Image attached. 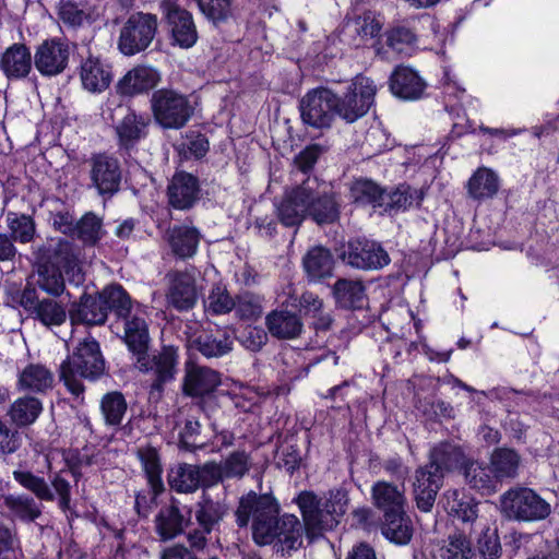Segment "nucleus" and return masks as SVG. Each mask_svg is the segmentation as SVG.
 Returning a JSON list of instances; mask_svg holds the SVG:
<instances>
[{
  "mask_svg": "<svg viewBox=\"0 0 559 559\" xmlns=\"http://www.w3.org/2000/svg\"><path fill=\"white\" fill-rule=\"evenodd\" d=\"M34 66V53L23 43L9 46L0 57V70L10 81L23 80L29 75Z\"/></svg>",
  "mask_w": 559,
  "mask_h": 559,
  "instance_id": "25",
  "label": "nucleus"
},
{
  "mask_svg": "<svg viewBox=\"0 0 559 559\" xmlns=\"http://www.w3.org/2000/svg\"><path fill=\"white\" fill-rule=\"evenodd\" d=\"M442 479L436 472L419 467L415 472L414 500L420 512H431L437 495L442 487Z\"/></svg>",
  "mask_w": 559,
  "mask_h": 559,
  "instance_id": "35",
  "label": "nucleus"
},
{
  "mask_svg": "<svg viewBox=\"0 0 559 559\" xmlns=\"http://www.w3.org/2000/svg\"><path fill=\"white\" fill-rule=\"evenodd\" d=\"M385 44L394 52L411 55L415 49L418 37L416 31L406 24H395L384 33Z\"/></svg>",
  "mask_w": 559,
  "mask_h": 559,
  "instance_id": "49",
  "label": "nucleus"
},
{
  "mask_svg": "<svg viewBox=\"0 0 559 559\" xmlns=\"http://www.w3.org/2000/svg\"><path fill=\"white\" fill-rule=\"evenodd\" d=\"M380 530L388 540L399 546L409 544L414 535V524L406 508L383 514Z\"/></svg>",
  "mask_w": 559,
  "mask_h": 559,
  "instance_id": "34",
  "label": "nucleus"
},
{
  "mask_svg": "<svg viewBox=\"0 0 559 559\" xmlns=\"http://www.w3.org/2000/svg\"><path fill=\"white\" fill-rule=\"evenodd\" d=\"M43 412L41 402L33 396H24L12 403L8 415L19 427H26L36 421Z\"/></svg>",
  "mask_w": 559,
  "mask_h": 559,
  "instance_id": "53",
  "label": "nucleus"
},
{
  "mask_svg": "<svg viewBox=\"0 0 559 559\" xmlns=\"http://www.w3.org/2000/svg\"><path fill=\"white\" fill-rule=\"evenodd\" d=\"M308 538L313 539L324 532L335 528L345 515L349 504L348 492L344 488L328 491L324 504L313 491H301L296 498Z\"/></svg>",
  "mask_w": 559,
  "mask_h": 559,
  "instance_id": "2",
  "label": "nucleus"
},
{
  "mask_svg": "<svg viewBox=\"0 0 559 559\" xmlns=\"http://www.w3.org/2000/svg\"><path fill=\"white\" fill-rule=\"evenodd\" d=\"M88 188L95 189L104 200L111 199L120 190L122 169L117 157L106 154H93L88 160Z\"/></svg>",
  "mask_w": 559,
  "mask_h": 559,
  "instance_id": "14",
  "label": "nucleus"
},
{
  "mask_svg": "<svg viewBox=\"0 0 559 559\" xmlns=\"http://www.w3.org/2000/svg\"><path fill=\"white\" fill-rule=\"evenodd\" d=\"M80 78L86 91L102 93L112 81L111 67L102 58L90 55L80 66Z\"/></svg>",
  "mask_w": 559,
  "mask_h": 559,
  "instance_id": "29",
  "label": "nucleus"
},
{
  "mask_svg": "<svg viewBox=\"0 0 559 559\" xmlns=\"http://www.w3.org/2000/svg\"><path fill=\"white\" fill-rule=\"evenodd\" d=\"M104 234L102 218L93 212H87L76 222L72 238H78L85 246L93 247Z\"/></svg>",
  "mask_w": 559,
  "mask_h": 559,
  "instance_id": "57",
  "label": "nucleus"
},
{
  "mask_svg": "<svg viewBox=\"0 0 559 559\" xmlns=\"http://www.w3.org/2000/svg\"><path fill=\"white\" fill-rule=\"evenodd\" d=\"M337 307L356 310L362 309L366 301V287L361 281L338 278L332 287Z\"/></svg>",
  "mask_w": 559,
  "mask_h": 559,
  "instance_id": "39",
  "label": "nucleus"
},
{
  "mask_svg": "<svg viewBox=\"0 0 559 559\" xmlns=\"http://www.w3.org/2000/svg\"><path fill=\"white\" fill-rule=\"evenodd\" d=\"M201 192V183L197 176L178 170L167 185V204L174 210L189 211L200 201Z\"/></svg>",
  "mask_w": 559,
  "mask_h": 559,
  "instance_id": "17",
  "label": "nucleus"
},
{
  "mask_svg": "<svg viewBox=\"0 0 559 559\" xmlns=\"http://www.w3.org/2000/svg\"><path fill=\"white\" fill-rule=\"evenodd\" d=\"M337 94L319 86L309 90L299 102V111L305 124L314 129H329L337 116Z\"/></svg>",
  "mask_w": 559,
  "mask_h": 559,
  "instance_id": "10",
  "label": "nucleus"
},
{
  "mask_svg": "<svg viewBox=\"0 0 559 559\" xmlns=\"http://www.w3.org/2000/svg\"><path fill=\"white\" fill-rule=\"evenodd\" d=\"M302 525L294 514H278L274 524L272 543L277 540L282 551L297 550L302 545Z\"/></svg>",
  "mask_w": 559,
  "mask_h": 559,
  "instance_id": "38",
  "label": "nucleus"
},
{
  "mask_svg": "<svg viewBox=\"0 0 559 559\" xmlns=\"http://www.w3.org/2000/svg\"><path fill=\"white\" fill-rule=\"evenodd\" d=\"M99 406L107 426L115 428L121 426L128 411V404L120 391H110L104 394Z\"/></svg>",
  "mask_w": 559,
  "mask_h": 559,
  "instance_id": "55",
  "label": "nucleus"
},
{
  "mask_svg": "<svg viewBox=\"0 0 559 559\" xmlns=\"http://www.w3.org/2000/svg\"><path fill=\"white\" fill-rule=\"evenodd\" d=\"M466 462L464 453L460 448L449 443H442L431 450L429 462L421 467L426 468L427 472H436L440 476V479L443 480L444 471H451L457 467L463 469Z\"/></svg>",
  "mask_w": 559,
  "mask_h": 559,
  "instance_id": "37",
  "label": "nucleus"
},
{
  "mask_svg": "<svg viewBox=\"0 0 559 559\" xmlns=\"http://www.w3.org/2000/svg\"><path fill=\"white\" fill-rule=\"evenodd\" d=\"M219 464L226 479H240L250 471L251 460L249 453L245 450H237L221 461Z\"/></svg>",
  "mask_w": 559,
  "mask_h": 559,
  "instance_id": "61",
  "label": "nucleus"
},
{
  "mask_svg": "<svg viewBox=\"0 0 559 559\" xmlns=\"http://www.w3.org/2000/svg\"><path fill=\"white\" fill-rule=\"evenodd\" d=\"M200 421L193 417L187 418L183 428L179 432L180 448L190 452L203 448L204 442L200 440Z\"/></svg>",
  "mask_w": 559,
  "mask_h": 559,
  "instance_id": "64",
  "label": "nucleus"
},
{
  "mask_svg": "<svg viewBox=\"0 0 559 559\" xmlns=\"http://www.w3.org/2000/svg\"><path fill=\"white\" fill-rule=\"evenodd\" d=\"M370 493L372 504L382 512V515L407 508L404 483L377 480L372 485Z\"/></svg>",
  "mask_w": 559,
  "mask_h": 559,
  "instance_id": "28",
  "label": "nucleus"
},
{
  "mask_svg": "<svg viewBox=\"0 0 559 559\" xmlns=\"http://www.w3.org/2000/svg\"><path fill=\"white\" fill-rule=\"evenodd\" d=\"M498 190L499 178L487 168H479L467 182V192L474 200L492 198Z\"/></svg>",
  "mask_w": 559,
  "mask_h": 559,
  "instance_id": "52",
  "label": "nucleus"
},
{
  "mask_svg": "<svg viewBox=\"0 0 559 559\" xmlns=\"http://www.w3.org/2000/svg\"><path fill=\"white\" fill-rule=\"evenodd\" d=\"M198 465L179 463L167 475L170 489L178 493H193L199 489Z\"/></svg>",
  "mask_w": 559,
  "mask_h": 559,
  "instance_id": "48",
  "label": "nucleus"
},
{
  "mask_svg": "<svg viewBox=\"0 0 559 559\" xmlns=\"http://www.w3.org/2000/svg\"><path fill=\"white\" fill-rule=\"evenodd\" d=\"M302 265L308 277L318 281L332 275L334 259L329 249L317 246L305 254Z\"/></svg>",
  "mask_w": 559,
  "mask_h": 559,
  "instance_id": "44",
  "label": "nucleus"
},
{
  "mask_svg": "<svg viewBox=\"0 0 559 559\" xmlns=\"http://www.w3.org/2000/svg\"><path fill=\"white\" fill-rule=\"evenodd\" d=\"M210 150V142L200 131H188L183 141L177 146V152L182 159H201Z\"/></svg>",
  "mask_w": 559,
  "mask_h": 559,
  "instance_id": "59",
  "label": "nucleus"
},
{
  "mask_svg": "<svg viewBox=\"0 0 559 559\" xmlns=\"http://www.w3.org/2000/svg\"><path fill=\"white\" fill-rule=\"evenodd\" d=\"M158 29L157 16L147 12H134L123 23L119 32L118 49L128 57L146 50Z\"/></svg>",
  "mask_w": 559,
  "mask_h": 559,
  "instance_id": "9",
  "label": "nucleus"
},
{
  "mask_svg": "<svg viewBox=\"0 0 559 559\" xmlns=\"http://www.w3.org/2000/svg\"><path fill=\"white\" fill-rule=\"evenodd\" d=\"M275 464L278 468H284L289 475H293L300 467L301 455L297 444H283L277 448Z\"/></svg>",
  "mask_w": 559,
  "mask_h": 559,
  "instance_id": "63",
  "label": "nucleus"
},
{
  "mask_svg": "<svg viewBox=\"0 0 559 559\" xmlns=\"http://www.w3.org/2000/svg\"><path fill=\"white\" fill-rule=\"evenodd\" d=\"M152 118L162 130H180L194 115L188 95L169 87L155 90L150 98Z\"/></svg>",
  "mask_w": 559,
  "mask_h": 559,
  "instance_id": "5",
  "label": "nucleus"
},
{
  "mask_svg": "<svg viewBox=\"0 0 559 559\" xmlns=\"http://www.w3.org/2000/svg\"><path fill=\"white\" fill-rule=\"evenodd\" d=\"M236 304V298H233L226 287L215 285L212 287L207 300L205 301V309L212 314H225L230 312Z\"/></svg>",
  "mask_w": 559,
  "mask_h": 559,
  "instance_id": "62",
  "label": "nucleus"
},
{
  "mask_svg": "<svg viewBox=\"0 0 559 559\" xmlns=\"http://www.w3.org/2000/svg\"><path fill=\"white\" fill-rule=\"evenodd\" d=\"M349 197L356 204L382 207L385 190L371 179L358 178L350 183Z\"/></svg>",
  "mask_w": 559,
  "mask_h": 559,
  "instance_id": "47",
  "label": "nucleus"
},
{
  "mask_svg": "<svg viewBox=\"0 0 559 559\" xmlns=\"http://www.w3.org/2000/svg\"><path fill=\"white\" fill-rule=\"evenodd\" d=\"M99 293L105 307L106 319L108 313L111 312L116 317V322H118L133 310H136V305L133 304L128 292L119 284L106 286Z\"/></svg>",
  "mask_w": 559,
  "mask_h": 559,
  "instance_id": "41",
  "label": "nucleus"
},
{
  "mask_svg": "<svg viewBox=\"0 0 559 559\" xmlns=\"http://www.w3.org/2000/svg\"><path fill=\"white\" fill-rule=\"evenodd\" d=\"M72 321L87 325H102L106 322V312L100 293L95 296L83 294L74 309L70 310Z\"/></svg>",
  "mask_w": 559,
  "mask_h": 559,
  "instance_id": "42",
  "label": "nucleus"
},
{
  "mask_svg": "<svg viewBox=\"0 0 559 559\" xmlns=\"http://www.w3.org/2000/svg\"><path fill=\"white\" fill-rule=\"evenodd\" d=\"M463 475L465 483L483 495H491L497 490L499 481L490 464L486 465L478 461H467L463 466Z\"/></svg>",
  "mask_w": 559,
  "mask_h": 559,
  "instance_id": "40",
  "label": "nucleus"
},
{
  "mask_svg": "<svg viewBox=\"0 0 559 559\" xmlns=\"http://www.w3.org/2000/svg\"><path fill=\"white\" fill-rule=\"evenodd\" d=\"M265 326L272 337L281 341L297 338L304 329L299 314L284 308L269 312Z\"/></svg>",
  "mask_w": 559,
  "mask_h": 559,
  "instance_id": "33",
  "label": "nucleus"
},
{
  "mask_svg": "<svg viewBox=\"0 0 559 559\" xmlns=\"http://www.w3.org/2000/svg\"><path fill=\"white\" fill-rule=\"evenodd\" d=\"M444 509L464 523H473L478 514V502L471 496L457 489L447 490L444 492Z\"/></svg>",
  "mask_w": 559,
  "mask_h": 559,
  "instance_id": "43",
  "label": "nucleus"
},
{
  "mask_svg": "<svg viewBox=\"0 0 559 559\" xmlns=\"http://www.w3.org/2000/svg\"><path fill=\"white\" fill-rule=\"evenodd\" d=\"M136 457L141 463L146 484L154 485L157 488L164 485L162 478L163 466L158 450L151 444L141 445L136 449Z\"/></svg>",
  "mask_w": 559,
  "mask_h": 559,
  "instance_id": "50",
  "label": "nucleus"
},
{
  "mask_svg": "<svg viewBox=\"0 0 559 559\" xmlns=\"http://www.w3.org/2000/svg\"><path fill=\"white\" fill-rule=\"evenodd\" d=\"M340 259L353 269L377 271L389 265L391 258L383 246L367 238L349 239L340 253Z\"/></svg>",
  "mask_w": 559,
  "mask_h": 559,
  "instance_id": "13",
  "label": "nucleus"
},
{
  "mask_svg": "<svg viewBox=\"0 0 559 559\" xmlns=\"http://www.w3.org/2000/svg\"><path fill=\"white\" fill-rule=\"evenodd\" d=\"M200 12L216 27L235 19L233 0H195Z\"/></svg>",
  "mask_w": 559,
  "mask_h": 559,
  "instance_id": "58",
  "label": "nucleus"
},
{
  "mask_svg": "<svg viewBox=\"0 0 559 559\" xmlns=\"http://www.w3.org/2000/svg\"><path fill=\"white\" fill-rule=\"evenodd\" d=\"M489 464L496 478L501 483L513 479L519 475L521 456L513 449L497 448L490 455Z\"/></svg>",
  "mask_w": 559,
  "mask_h": 559,
  "instance_id": "45",
  "label": "nucleus"
},
{
  "mask_svg": "<svg viewBox=\"0 0 559 559\" xmlns=\"http://www.w3.org/2000/svg\"><path fill=\"white\" fill-rule=\"evenodd\" d=\"M17 304L28 318L48 329L60 326L67 320V310L62 304L52 298H39L37 289L31 285H26L19 293Z\"/></svg>",
  "mask_w": 559,
  "mask_h": 559,
  "instance_id": "16",
  "label": "nucleus"
},
{
  "mask_svg": "<svg viewBox=\"0 0 559 559\" xmlns=\"http://www.w3.org/2000/svg\"><path fill=\"white\" fill-rule=\"evenodd\" d=\"M426 82L412 68L397 66L389 78L391 93L403 100L419 99L426 90Z\"/></svg>",
  "mask_w": 559,
  "mask_h": 559,
  "instance_id": "26",
  "label": "nucleus"
},
{
  "mask_svg": "<svg viewBox=\"0 0 559 559\" xmlns=\"http://www.w3.org/2000/svg\"><path fill=\"white\" fill-rule=\"evenodd\" d=\"M500 512L510 521L534 522L546 519L550 504L527 487H514L500 497Z\"/></svg>",
  "mask_w": 559,
  "mask_h": 559,
  "instance_id": "6",
  "label": "nucleus"
},
{
  "mask_svg": "<svg viewBox=\"0 0 559 559\" xmlns=\"http://www.w3.org/2000/svg\"><path fill=\"white\" fill-rule=\"evenodd\" d=\"M235 335L229 329H216L199 334L192 341V348L206 359H218L234 350Z\"/></svg>",
  "mask_w": 559,
  "mask_h": 559,
  "instance_id": "24",
  "label": "nucleus"
},
{
  "mask_svg": "<svg viewBox=\"0 0 559 559\" xmlns=\"http://www.w3.org/2000/svg\"><path fill=\"white\" fill-rule=\"evenodd\" d=\"M55 10L62 26L69 31H78L96 21L94 10L83 0H58Z\"/></svg>",
  "mask_w": 559,
  "mask_h": 559,
  "instance_id": "30",
  "label": "nucleus"
},
{
  "mask_svg": "<svg viewBox=\"0 0 559 559\" xmlns=\"http://www.w3.org/2000/svg\"><path fill=\"white\" fill-rule=\"evenodd\" d=\"M165 239L171 253L180 260L195 255L201 240V233L194 226L175 225L166 231Z\"/></svg>",
  "mask_w": 559,
  "mask_h": 559,
  "instance_id": "31",
  "label": "nucleus"
},
{
  "mask_svg": "<svg viewBox=\"0 0 559 559\" xmlns=\"http://www.w3.org/2000/svg\"><path fill=\"white\" fill-rule=\"evenodd\" d=\"M169 282L166 294L167 302L178 311L192 309L198 300L195 278L182 271L170 272L166 275Z\"/></svg>",
  "mask_w": 559,
  "mask_h": 559,
  "instance_id": "23",
  "label": "nucleus"
},
{
  "mask_svg": "<svg viewBox=\"0 0 559 559\" xmlns=\"http://www.w3.org/2000/svg\"><path fill=\"white\" fill-rule=\"evenodd\" d=\"M280 511V503L273 495L250 490L239 499L235 511L236 524L239 527L251 524L253 540L261 546L270 545Z\"/></svg>",
  "mask_w": 559,
  "mask_h": 559,
  "instance_id": "4",
  "label": "nucleus"
},
{
  "mask_svg": "<svg viewBox=\"0 0 559 559\" xmlns=\"http://www.w3.org/2000/svg\"><path fill=\"white\" fill-rule=\"evenodd\" d=\"M441 559H476V551L464 533L450 534L440 547Z\"/></svg>",
  "mask_w": 559,
  "mask_h": 559,
  "instance_id": "56",
  "label": "nucleus"
},
{
  "mask_svg": "<svg viewBox=\"0 0 559 559\" xmlns=\"http://www.w3.org/2000/svg\"><path fill=\"white\" fill-rule=\"evenodd\" d=\"M163 10L173 45L191 48L198 40V31L192 14L179 4L167 1Z\"/></svg>",
  "mask_w": 559,
  "mask_h": 559,
  "instance_id": "19",
  "label": "nucleus"
},
{
  "mask_svg": "<svg viewBox=\"0 0 559 559\" xmlns=\"http://www.w3.org/2000/svg\"><path fill=\"white\" fill-rule=\"evenodd\" d=\"M114 114L121 116L115 126L117 145L119 150L130 152L147 138L152 118L146 112L136 111L129 104H118Z\"/></svg>",
  "mask_w": 559,
  "mask_h": 559,
  "instance_id": "15",
  "label": "nucleus"
},
{
  "mask_svg": "<svg viewBox=\"0 0 559 559\" xmlns=\"http://www.w3.org/2000/svg\"><path fill=\"white\" fill-rule=\"evenodd\" d=\"M53 376L43 365L31 364L19 376V388L32 392H45L52 386Z\"/></svg>",
  "mask_w": 559,
  "mask_h": 559,
  "instance_id": "51",
  "label": "nucleus"
},
{
  "mask_svg": "<svg viewBox=\"0 0 559 559\" xmlns=\"http://www.w3.org/2000/svg\"><path fill=\"white\" fill-rule=\"evenodd\" d=\"M116 324L118 329L121 325L122 333L120 338L133 357L143 354L145 349H150L151 336L146 313L139 305H136V310H133V312L116 322Z\"/></svg>",
  "mask_w": 559,
  "mask_h": 559,
  "instance_id": "20",
  "label": "nucleus"
},
{
  "mask_svg": "<svg viewBox=\"0 0 559 559\" xmlns=\"http://www.w3.org/2000/svg\"><path fill=\"white\" fill-rule=\"evenodd\" d=\"M9 236L14 242L29 243L36 236V223L31 215L17 212H8L5 215Z\"/></svg>",
  "mask_w": 559,
  "mask_h": 559,
  "instance_id": "54",
  "label": "nucleus"
},
{
  "mask_svg": "<svg viewBox=\"0 0 559 559\" xmlns=\"http://www.w3.org/2000/svg\"><path fill=\"white\" fill-rule=\"evenodd\" d=\"M229 508L224 500H214L209 492L202 496L194 504V519L197 525L203 531L215 532L227 516Z\"/></svg>",
  "mask_w": 559,
  "mask_h": 559,
  "instance_id": "32",
  "label": "nucleus"
},
{
  "mask_svg": "<svg viewBox=\"0 0 559 559\" xmlns=\"http://www.w3.org/2000/svg\"><path fill=\"white\" fill-rule=\"evenodd\" d=\"M306 203V215L318 226L335 224L341 216V202L333 191H319L317 178L308 177L301 182Z\"/></svg>",
  "mask_w": 559,
  "mask_h": 559,
  "instance_id": "12",
  "label": "nucleus"
},
{
  "mask_svg": "<svg viewBox=\"0 0 559 559\" xmlns=\"http://www.w3.org/2000/svg\"><path fill=\"white\" fill-rule=\"evenodd\" d=\"M14 480L24 489L31 491L27 493L8 495L3 497V504L10 511L12 516L24 523H33L43 515V501L52 502L57 499L58 507L63 512L70 510L71 504V485L63 477V471L50 475V484L40 476L31 471H14Z\"/></svg>",
  "mask_w": 559,
  "mask_h": 559,
  "instance_id": "1",
  "label": "nucleus"
},
{
  "mask_svg": "<svg viewBox=\"0 0 559 559\" xmlns=\"http://www.w3.org/2000/svg\"><path fill=\"white\" fill-rule=\"evenodd\" d=\"M134 367L151 380V389L163 391L164 386L175 380L178 372L179 348L174 345H163L160 349H145L134 357Z\"/></svg>",
  "mask_w": 559,
  "mask_h": 559,
  "instance_id": "8",
  "label": "nucleus"
},
{
  "mask_svg": "<svg viewBox=\"0 0 559 559\" xmlns=\"http://www.w3.org/2000/svg\"><path fill=\"white\" fill-rule=\"evenodd\" d=\"M222 383L221 373L192 360L185 364L182 393L190 397H203L212 394Z\"/></svg>",
  "mask_w": 559,
  "mask_h": 559,
  "instance_id": "21",
  "label": "nucleus"
},
{
  "mask_svg": "<svg viewBox=\"0 0 559 559\" xmlns=\"http://www.w3.org/2000/svg\"><path fill=\"white\" fill-rule=\"evenodd\" d=\"M305 200L300 183L287 190L282 199L274 203L277 222L283 227L293 229L294 235L298 233L300 226L307 219Z\"/></svg>",
  "mask_w": 559,
  "mask_h": 559,
  "instance_id": "22",
  "label": "nucleus"
},
{
  "mask_svg": "<svg viewBox=\"0 0 559 559\" xmlns=\"http://www.w3.org/2000/svg\"><path fill=\"white\" fill-rule=\"evenodd\" d=\"M33 254L39 267H48V264L66 265L72 258V243L61 238H50L33 247Z\"/></svg>",
  "mask_w": 559,
  "mask_h": 559,
  "instance_id": "36",
  "label": "nucleus"
},
{
  "mask_svg": "<svg viewBox=\"0 0 559 559\" xmlns=\"http://www.w3.org/2000/svg\"><path fill=\"white\" fill-rule=\"evenodd\" d=\"M263 297L250 292H242L236 296L235 311L243 321L258 320L263 312Z\"/></svg>",
  "mask_w": 559,
  "mask_h": 559,
  "instance_id": "60",
  "label": "nucleus"
},
{
  "mask_svg": "<svg viewBox=\"0 0 559 559\" xmlns=\"http://www.w3.org/2000/svg\"><path fill=\"white\" fill-rule=\"evenodd\" d=\"M106 372V360L99 343L92 336L80 340L72 353L61 362L59 378L71 394L76 397L84 393L81 379L96 381Z\"/></svg>",
  "mask_w": 559,
  "mask_h": 559,
  "instance_id": "3",
  "label": "nucleus"
},
{
  "mask_svg": "<svg viewBox=\"0 0 559 559\" xmlns=\"http://www.w3.org/2000/svg\"><path fill=\"white\" fill-rule=\"evenodd\" d=\"M377 86L361 74L356 75L343 96L337 95V116L347 123L364 117L374 103Z\"/></svg>",
  "mask_w": 559,
  "mask_h": 559,
  "instance_id": "11",
  "label": "nucleus"
},
{
  "mask_svg": "<svg viewBox=\"0 0 559 559\" xmlns=\"http://www.w3.org/2000/svg\"><path fill=\"white\" fill-rule=\"evenodd\" d=\"M424 197L425 193L423 189H416L407 183H402L391 192L385 191V200H383L382 209L388 213L392 211H405L413 204L419 206Z\"/></svg>",
  "mask_w": 559,
  "mask_h": 559,
  "instance_id": "46",
  "label": "nucleus"
},
{
  "mask_svg": "<svg viewBox=\"0 0 559 559\" xmlns=\"http://www.w3.org/2000/svg\"><path fill=\"white\" fill-rule=\"evenodd\" d=\"M192 509L180 507V501L171 498L169 504L163 506L154 519V531L162 542H168L185 533L191 524Z\"/></svg>",
  "mask_w": 559,
  "mask_h": 559,
  "instance_id": "18",
  "label": "nucleus"
},
{
  "mask_svg": "<svg viewBox=\"0 0 559 559\" xmlns=\"http://www.w3.org/2000/svg\"><path fill=\"white\" fill-rule=\"evenodd\" d=\"M78 44L67 37L46 38L35 46L34 68L46 79L57 78L70 69Z\"/></svg>",
  "mask_w": 559,
  "mask_h": 559,
  "instance_id": "7",
  "label": "nucleus"
},
{
  "mask_svg": "<svg viewBox=\"0 0 559 559\" xmlns=\"http://www.w3.org/2000/svg\"><path fill=\"white\" fill-rule=\"evenodd\" d=\"M159 81L160 75L155 69L138 66L118 81L116 91L121 96L133 97L155 88Z\"/></svg>",
  "mask_w": 559,
  "mask_h": 559,
  "instance_id": "27",
  "label": "nucleus"
}]
</instances>
